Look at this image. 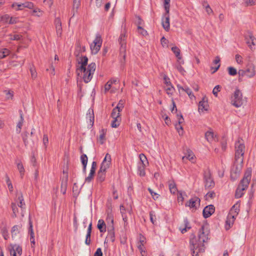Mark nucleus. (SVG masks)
I'll list each match as a JSON object with an SVG mask.
<instances>
[{"label":"nucleus","instance_id":"1a4fd4ad","mask_svg":"<svg viewBox=\"0 0 256 256\" xmlns=\"http://www.w3.org/2000/svg\"><path fill=\"white\" fill-rule=\"evenodd\" d=\"M204 179L206 188L212 189L214 186L215 184L212 178V175L210 170L204 172Z\"/></svg>","mask_w":256,"mask_h":256},{"label":"nucleus","instance_id":"b1692460","mask_svg":"<svg viewBox=\"0 0 256 256\" xmlns=\"http://www.w3.org/2000/svg\"><path fill=\"white\" fill-rule=\"evenodd\" d=\"M171 50L178 58V62H179V60H182V56L180 54V50L178 47L176 46H173Z\"/></svg>","mask_w":256,"mask_h":256},{"label":"nucleus","instance_id":"3c124183","mask_svg":"<svg viewBox=\"0 0 256 256\" xmlns=\"http://www.w3.org/2000/svg\"><path fill=\"white\" fill-rule=\"evenodd\" d=\"M113 119L114 120L111 124V126L112 128H117L120 125V121L118 120L119 118Z\"/></svg>","mask_w":256,"mask_h":256},{"label":"nucleus","instance_id":"f704fd0d","mask_svg":"<svg viewBox=\"0 0 256 256\" xmlns=\"http://www.w3.org/2000/svg\"><path fill=\"white\" fill-rule=\"evenodd\" d=\"M11 207L12 210V217L16 218V214L18 212V208L15 203H12Z\"/></svg>","mask_w":256,"mask_h":256},{"label":"nucleus","instance_id":"79ce46f5","mask_svg":"<svg viewBox=\"0 0 256 256\" xmlns=\"http://www.w3.org/2000/svg\"><path fill=\"white\" fill-rule=\"evenodd\" d=\"M138 34L142 35V36H146L148 35L147 31L143 28L141 26H138Z\"/></svg>","mask_w":256,"mask_h":256},{"label":"nucleus","instance_id":"0e129e2a","mask_svg":"<svg viewBox=\"0 0 256 256\" xmlns=\"http://www.w3.org/2000/svg\"><path fill=\"white\" fill-rule=\"evenodd\" d=\"M177 117H178V124H182V122H184V118L182 116V114L181 113H180V114H177Z\"/></svg>","mask_w":256,"mask_h":256},{"label":"nucleus","instance_id":"bf43d9fd","mask_svg":"<svg viewBox=\"0 0 256 256\" xmlns=\"http://www.w3.org/2000/svg\"><path fill=\"white\" fill-rule=\"evenodd\" d=\"M138 248L140 252L142 255V256H144V254L146 253V251L144 250V245H142V244H138Z\"/></svg>","mask_w":256,"mask_h":256},{"label":"nucleus","instance_id":"a18cd8bd","mask_svg":"<svg viewBox=\"0 0 256 256\" xmlns=\"http://www.w3.org/2000/svg\"><path fill=\"white\" fill-rule=\"evenodd\" d=\"M63 174L64 176L61 178V180H68V166L66 164V168L63 170Z\"/></svg>","mask_w":256,"mask_h":256},{"label":"nucleus","instance_id":"dca6fc26","mask_svg":"<svg viewBox=\"0 0 256 256\" xmlns=\"http://www.w3.org/2000/svg\"><path fill=\"white\" fill-rule=\"evenodd\" d=\"M56 32L58 36H60L62 32L61 20L59 18H56L54 20Z\"/></svg>","mask_w":256,"mask_h":256},{"label":"nucleus","instance_id":"37998d69","mask_svg":"<svg viewBox=\"0 0 256 256\" xmlns=\"http://www.w3.org/2000/svg\"><path fill=\"white\" fill-rule=\"evenodd\" d=\"M19 232L20 231L18 228V226L15 225L13 226L11 230L12 237H13L14 236H16V234Z\"/></svg>","mask_w":256,"mask_h":256},{"label":"nucleus","instance_id":"de8ad7c7","mask_svg":"<svg viewBox=\"0 0 256 256\" xmlns=\"http://www.w3.org/2000/svg\"><path fill=\"white\" fill-rule=\"evenodd\" d=\"M111 116L112 118H120V113L118 112L116 108H114L111 114Z\"/></svg>","mask_w":256,"mask_h":256},{"label":"nucleus","instance_id":"58836bf2","mask_svg":"<svg viewBox=\"0 0 256 256\" xmlns=\"http://www.w3.org/2000/svg\"><path fill=\"white\" fill-rule=\"evenodd\" d=\"M139 157L141 162V165L146 166V164H148V163L147 158L144 154H140Z\"/></svg>","mask_w":256,"mask_h":256},{"label":"nucleus","instance_id":"6e6d98bb","mask_svg":"<svg viewBox=\"0 0 256 256\" xmlns=\"http://www.w3.org/2000/svg\"><path fill=\"white\" fill-rule=\"evenodd\" d=\"M220 86L219 85L216 86L213 89L212 93L216 96H218V93L220 91Z\"/></svg>","mask_w":256,"mask_h":256},{"label":"nucleus","instance_id":"bb28decb","mask_svg":"<svg viewBox=\"0 0 256 256\" xmlns=\"http://www.w3.org/2000/svg\"><path fill=\"white\" fill-rule=\"evenodd\" d=\"M184 62L183 60H179V62L177 60V64H176V67L177 68V70L182 74H184V72H185V70H184V68L182 67L181 66V64H184Z\"/></svg>","mask_w":256,"mask_h":256},{"label":"nucleus","instance_id":"c756f323","mask_svg":"<svg viewBox=\"0 0 256 256\" xmlns=\"http://www.w3.org/2000/svg\"><path fill=\"white\" fill-rule=\"evenodd\" d=\"M10 51L8 48H2L0 50V59H2L9 55Z\"/></svg>","mask_w":256,"mask_h":256},{"label":"nucleus","instance_id":"e2e57ef3","mask_svg":"<svg viewBox=\"0 0 256 256\" xmlns=\"http://www.w3.org/2000/svg\"><path fill=\"white\" fill-rule=\"evenodd\" d=\"M90 236L91 234H86L85 244L87 245H90L91 242Z\"/></svg>","mask_w":256,"mask_h":256},{"label":"nucleus","instance_id":"4468645a","mask_svg":"<svg viewBox=\"0 0 256 256\" xmlns=\"http://www.w3.org/2000/svg\"><path fill=\"white\" fill-rule=\"evenodd\" d=\"M108 169L100 168L97 174V180L98 181L102 182H104L106 178V171Z\"/></svg>","mask_w":256,"mask_h":256},{"label":"nucleus","instance_id":"aec40b11","mask_svg":"<svg viewBox=\"0 0 256 256\" xmlns=\"http://www.w3.org/2000/svg\"><path fill=\"white\" fill-rule=\"evenodd\" d=\"M194 154L193 152L190 150L188 149L186 150V156L182 158V160L184 162H185V160H188L192 162H194L192 160H194Z\"/></svg>","mask_w":256,"mask_h":256},{"label":"nucleus","instance_id":"f3484780","mask_svg":"<svg viewBox=\"0 0 256 256\" xmlns=\"http://www.w3.org/2000/svg\"><path fill=\"white\" fill-rule=\"evenodd\" d=\"M86 119L88 120L90 122V125L92 126L94 125V110L92 108H89L86 113Z\"/></svg>","mask_w":256,"mask_h":256},{"label":"nucleus","instance_id":"49530a36","mask_svg":"<svg viewBox=\"0 0 256 256\" xmlns=\"http://www.w3.org/2000/svg\"><path fill=\"white\" fill-rule=\"evenodd\" d=\"M6 182L8 184V186L9 190L10 192H12L13 191V186L10 182V178L8 176L7 174L6 175Z\"/></svg>","mask_w":256,"mask_h":256},{"label":"nucleus","instance_id":"f257e3e1","mask_svg":"<svg viewBox=\"0 0 256 256\" xmlns=\"http://www.w3.org/2000/svg\"><path fill=\"white\" fill-rule=\"evenodd\" d=\"M210 230L208 227L202 225L198 232V240L194 236L190 240V248L192 252V256H198L199 252H204L205 247L204 243L208 239Z\"/></svg>","mask_w":256,"mask_h":256},{"label":"nucleus","instance_id":"9d476101","mask_svg":"<svg viewBox=\"0 0 256 256\" xmlns=\"http://www.w3.org/2000/svg\"><path fill=\"white\" fill-rule=\"evenodd\" d=\"M77 64H76V69L78 70H84V68L88 66V58L86 56H81L80 57H78V55L77 56L76 58Z\"/></svg>","mask_w":256,"mask_h":256},{"label":"nucleus","instance_id":"f8f14e48","mask_svg":"<svg viewBox=\"0 0 256 256\" xmlns=\"http://www.w3.org/2000/svg\"><path fill=\"white\" fill-rule=\"evenodd\" d=\"M164 17L162 20V26L164 30L168 32L170 28V12L168 13L166 12L164 14Z\"/></svg>","mask_w":256,"mask_h":256},{"label":"nucleus","instance_id":"9b49d317","mask_svg":"<svg viewBox=\"0 0 256 256\" xmlns=\"http://www.w3.org/2000/svg\"><path fill=\"white\" fill-rule=\"evenodd\" d=\"M200 199L197 197L194 196L190 198L186 204V206H189L190 208H194V210H196L198 207L196 204L198 205V207L200 206Z\"/></svg>","mask_w":256,"mask_h":256},{"label":"nucleus","instance_id":"e433bc0d","mask_svg":"<svg viewBox=\"0 0 256 256\" xmlns=\"http://www.w3.org/2000/svg\"><path fill=\"white\" fill-rule=\"evenodd\" d=\"M245 70L246 72L247 77L251 78L254 75V70L253 67L248 68Z\"/></svg>","mask_w":256,"mask_h":256},{"label":"nucleus","instance_id":"393cba45","mask_svg":"<svg viewBox=\"0 0 256 256\" xmlns=\"http://www.w3.org/2000/svg\"><path fill=\"white\" fill-rule=\"evenodd\" d=\"M169 186V189L170 190V192L172 194H176V192H178V189L176 186V184L174 181H172L171 182H169L168 184Z\"/></svg>","mask_w":256,"mask_h":256},{"label":"nucleus","instance_id":"4be33fe9","mask_svg":"<svg viewBox=\"0 0 256 256\" xmlns=\"http://www.w3.org/2000/svg\"><path fill=\"white\" fill-rule=\"evenodd\" d=\"M240 212L239 206L237 204L234 205L231 208L229 214L234 216V217L236 218Z\"/></svg>","mask_w":256,"mask_h":256},{"label":"nucleus","instance_id":"5701e85b","mask_svg":"<svg viewBox=\"0 0 256 256\" xmlns=\"http://www.w3.org/2000/svg\"><path fill=\"white\" fill-rule=\"evenodd\" d=\"M97 227L101 232L106 231V225L104 220H100L98 221Z\"/></svg>","mask_w":256,"mask_h":256},{"label":"nucleus","instance_id":"09e8293b","mask_svg":"<svg viewBox=\"0 0 256 256\" xmlns=\"http://www.w3.org/2000/svg\"><path fill=\"white\" fill-rule=\"evenodd\" d=\"M164 8L167 13L170 12V0H164Z\"/></svg>","mask_w":256,"mask_h":256},{"label":"nucleus","instance_id":"6e6552de","mask_svg":"<svg viewBox=\"0 0 256 256\" xmlns=\"http://www.w3.org/2000/svg\"><path fill=\"white\" fill-rule=\"evenodd\" d=\"M102 42L101 36L98 34H97L92 44L90 46L92 54H96L98 52L102 46Z\"/></svg>","mask_w":256,"mask_h":256},{"label":"nucleus","instance_id":"0eeeda50","mask_svg":"<svg viewBox=\"0 0 256 256\" xmlns=\"http://www.w3.org/2000/svg\"><path fill=\"white\" fill-rule=\"evenodd\" d=\"M242 168V163L236 162L235 160L230 172V178L232 180H236L238 177Z\"/></svg>","mask_w":256,"mask_h":256},{"label":"nucleus","instance_id":"a878e982","mask_svg":"<svg viewBox=\"0 0 256 256\" xmlns=\"http://www.w3.org/2000/svg\"><path fill=\"white\" fill-rule=\"evenodd\" d=\"M208 102L204 101V98L202 100L199 102L198 110H208Z\"/></svg>","mask_w":256,"mask_h":256},{"label":"nucleus","instance_id":"2eb2a0df","mask_svg":"<svg viewBox=\"0 0 256 256\" xmlns=\"http://www.w3.org/2000/svg\"><path fill=\"white\" fill-rule=\"evenodd\" d=\"M236 218L234 216L228 214L226 222L225 228L226 230H228L233 225Z\"/></svg>","mask_w":256,"mask_h":256},{"label":"nucleus","instance_id":"20e7f679","mask_svg":"<svg viewBox=\"0 0 256 256\" xmlns=\"http://www.w3.org/2000/svg\"><path fill=\"white\" fill-rule=\"evenodd\" d=\"M242 140H238L235 144V159L236 162L243 163L245 146Z\"/></svg>","mask_w":256,"mask_h":256},{"label":"nucleus","instance_id":"7c9ffc66","mask_svg":"<svg viewBox=\"0 0 256 256\" xmlns=\"http://www.w3.org/2000/svg\"><path fill=\"white\" fill-rule=\"evenodd\" d=\"M28 233L30 234V240L33 238L34 236V232L32 228V222L30 219V216L29 217V228H28Z\"/></svg>","mask_w":256,"mask_h":256},{"label":"nucleus","instance_id":"4c0bfd02","mask_svg":"<svg viewBox=\"0 0 256 256\" xmlns=\"http://www.w3.org/2000/svg\"><path fill=\"white\" fill-rule=\"evenodd\" d=\"M110 164L108 161L107 159L104 157V160H102L100 167L102 168L108 169L110 166Z\"/></svg>","mask_w":256,"mask_h":256},{"label":"nucleus","instance_id":"5fc2aeb1","mask_svg":"<svg viewBox=\"0 0 256 256\" xmlns=\"http://www.w3.org/2000/svg\"><path fill=\"white\" fill-rule=\"evenodd\" d=\"M146 166L141 165L138 166L139 174L140 176H144L145 175L144 168Z\"/></svg>","mask_w":256,"mask_h":256},{"label":"nucleus","instance_id":"c03bdc74","mask_svg":"<svg viewBox=\"0 0 256 256\" xmlns=\"http://www.w3.org/2000/svg\"><path fill=\"white\" fill-rule=\"evenodd\" d=\"M228 74L230 76H234L237 74L236 70L232 66H230L228 68Z\"/></svg>","mask_w":256,"mask_h":256},{"label":"nucleus","instance_id":"72a5a7b5","mask_svg":"<svg viewBox=\"0 0 256 256\" xmlns=\"http://www.w3.org/2000/svg\"><path fill=\"white\" fill-rule=\"evenodd\" d=\"M205 138L208 142H212L214 139V134L212 132H207L205 134Z\"/></svg>","mask_w":256,"mask_h":256},{"label":"nucleus","instance_id":"cd10ccee","mask_svg":"<svg viewBox=\"0 0 256 256\" xmlns=\"http://www.w3.org/2000/svg\"><path fill=\"white\" fill-rule=\"evenodd\" d=\"M28 132H24L22 133V136L24 143V144L26 147H27L28 146Z\"/></svg>","mask_w":256,"mask_h":256},{"label":"nucleus","instance_id":"ea45409f","mask_svg":"<svg viewBox=\"0 0 256 256\" xmlns=\"http://www.w3.org/2000/svg\"><path fill=\"white\" fill-rule=\"evenodd\" d=\"M183 90L188 94L190 99H192L193 98H195V96L192 94V90L188 86H185Z\"/></svg>","mask_w":256,"mask_h":256},{"label":"nucleus","instance_id":"423d86ee","mask_svg":"<svg viewBox=\"0 0 256 256\" xmlns=\"http://www.w3.org/2000/svg\"><path fill=\"white\" fill-rule=\"evenodd\" d=\"M243 103L242 92L240 90L236 89L232 96V104L234 106L238 108L242 106Z\"/></svg>","mask_w":256,"mask_h":256},{"label":"nucleus","instance_id":"338daca9","mask_svg":"<svg viewBox=\"0 0 256 256\" xmlns=\"http://www.w3.org/2000/svg\"><path fill=\"white\" fill-rule=\"evenodd\" d=\"M24 7L28 8H32L34 6V4L32 2H26L24 3Z\"/></svg>","mask_w":256,"mask_h":256},{"label":"nucleus","instance_id":"c85d7f7f","mask_svg":"<svg viewBox=\"0 0 256 256\" xmlns=\"http://www.w3.org/2000/svg\"><path fill=\"white\" fill-rule=\"evenodd\" d=\"M68 181L65 180H61V192L64 194L66 191Z\"/></svg>","mask_w":256,"mask_h":256},{"label":"nucleus","instance_id":"a19ab883","mask_svg":"<svg viewBox=\"0 0 256 256\" xmlns=\"http://www.w3.org/2000/svg\"><path fill=\"white\" fill-rule=\"evenodd\" d=\"M184 224L185 228L182 229L180 228L182 234H184V232H186L187 231V229H190L191 228L190 226H188V225L189 224V222L187 218L184 219Z\"/></svg>","mask_w":256,"mask_h":256},{"label":"nucleus","instance_id":"ddd939ff","mask_svg":"<svg viewBox=\"0 0 256 256\" xmlns=\"http://www.w3.org/2000/svg\"><path fill=\"white\" fill-rule=\"evenodd\" d=\"M214 210L215 208L213 205L210 204L206 206L203 210V216L205 218H209L214 213Z\"/></svg>","mask_w":256,"mask_h":256},{"label":"nucleus","instance_id":"39448f33","mask_svg":"<svg viewBox=\"0 0 256 256\" xmlns=\"http://www.w3.org/2000/svg\"><path fill=\"white\" fill-rule=\"evenodd\" d=\"M126 31L125 30L123 32L120 34L118 42L120 44V54L122 55V60L124 62L125 61L126 59Z\"/></svg>","mask_w":256,"mask_h":256},{"label":"nucleus","instance_id":"412c9836","mask_svg":"<svg viewBox=\"0 0 256 256\" xmlns=\"http://www.w3.org/2000/svg\"><path fill=\"white\" fill-rule=\"evenodd\" d=\"M80 160L83 166L82 170L84 173L86 172V168L88 163V156L86 154H82L80 156Z\"/></svg>","mask_w":256,"mask_h":256},{"label":"nucleus","instance_id":"6ab92c4d","mask_svg":"<svg viewBox=\"0 0 256 256\" xmlns=\"http://www.w3.org/2000/svg\"><path fill=\"white\" fill-rule=\"evenodd\" d=\"M106 220L107 222L112 224L113 225L114 224V215L112 212V208L110 207L108 208L106 210Z\"/></svg>","mask_w":256,"mask_h":256},{"label":"nucleus","instance_id":"2f4dec72","mask_svg":"<svg viewBox=\"0 0 256 256\" xmlns=\"http://www.w3.org/2000/svg\"><path fill=\"white\" fill-rule=\"evenodd\" d=\"M248 36L250 38V40H246V44L248 45L249 47L252 50V45L254 46L255 44L254 42V38L252 36V33H250Z\"/></svg>","mask_w":256,"mask_h":256},{"label":"nucleus","instance_id":"13d9d810","mask_svg":"<svg viewBox=\"0 0 256 256\" xmlns=\"http://www.w3.org/2000/svg\"><path fill=\"white\" fill-rule=\"evenodd\" d=\"M148 190L152 196L154 200H156L158 198V194H157L156 192H153V190L151 188H148Z\"/></svg>","mask_w":256,"mask_h":256},{"label":"nucleus","instance_id":"c9c22d12","mask_svg":"<svg viewBox=\"0 0 256 256\" xmlns=\"http://www.w3.org/2000/svg\"><path fill=\"white\" fill-rule=\"evenodd\" d=\"M12 248L18 254V256L22 255V248L18 245L14 244L12 246Z\"/></svg>","mask_w":256,"mask_h":256},{"label":"nucleus","instance_id":"69168bd1","mask_svg":"<svg viewBox=\"0 0 256 256\" xmlns=\"http://www.w3.org/2000/svg\"><path fill=\"white\" fill-rule=\"evenodd\" d=\"M246 6H253L256 4V0H245Z\"/></svg>","mask_w":256,"mask_h":256},{"label":"nucleus","instance_id":"052dcab7","mask_svg":"<svg viewBox=\"0 0 256 256\" xmlns=\"http://www.w3.org/2000/svg\"><path fill=\"white\" fill-rule=\"evenodd\" d=\"M2 234L4 240H6L8 238V234L6 228H3L2 230Z\"/></svg>","mask_w":256,"mask_h":256},{"label":"nucleus","instance_id":"a211bd4d","mask_svg":"<svg viewBox=\"0 0 256 256\" xmlns=\"http://www.w3.org/2000/svg\"><path fill=\"white\" fill-rule=\"evenodd\" d=\"M18 112H19L20 115V120H19L18 122V124L16 125V131L17 133H18V134L20 132L21 128H22V124H23V123L24 122L22 111L21 110H19Z\"/></svg>","mask_w":256,"mask_h":256},{"label":"nucleus","instance_id":"473e14b6","mask_svg":"<svg viewBox=\"0 0 256 256\" xmlns=\"http://www.w3.org/2000/svg\"><path fill=\"white\" fill-rule=\"evenodd\" d=\"M17 168L20 172L21 178H22L24 176L25 170L24 166L21 162L17 164Z\"/></svg>","mask_w":256,"mask_h":256},{"label":"nucleus","instance_id":"7ed1b4c3","mask_svg":"<svg viewBox=\"0 0 256 256\" xmlns=\"http://www.w3.org/2000/svg\"><path fill=\"white\" fill-rule=\"evenodd\" d=\"M250 178L251 172H246L243 178L240 180V182L236 190L235 197L236 198H240L243 196V191H244L248 187Z\"/></svg>","mask_w":256,"mask_h":256},{"label":"nucleus","instance_id":"864d4df0","mask_svg":"<svg viewBox=\"0 0 256 256\" xmlns=\"http://www.w3.org/2000/svg\"><path fill=\"white\" fill-rule=\"evenodd\" d=\"M16 196H17V199L16 202H23L24 201L23 194L21 192H16Z\"/></svg>","mask_w":256,"mask_h":256},{"label":"nucleus","instance_id":"f03ea898","mask_svg":"<svg viewBox=\"0 0 256 256\" xmlns=\"http://www.w3.org/2000/svg\"><path fill=\"white\" fill-rule=\"evenodd\" d=\"M96 64L94 62H92L88 66L87 68H84V70H76V72L78 76H80V74H83L82 78L84 82L85 83H88L91 80L96 70Z\"/></svg>","mask_w":256,"mask_h":256},{"label":"nucleus","instance_id":"680f3d73","mask_svg":"<svg viewBox=\"0 0 256 256\" xmlns=\"http://www.w3.org/2000/svg\"><path fill=\"white\" fill-rule=\"evenodd\" d=\"M80 4V0H74V8L78 9Z\"/></svg>","mask_w":256,"mask_h":256},{"label":"nucleus","instance_id":"603ef678","mask_svg":"<svg viewBox=\"0 0 256 256\" xmlns=\"http://www.w3.org/2000/svg\"><path fill=\"white\" fill-rule=\"evenodd\" d=\"M150 222H152V224H154L155 222H156V216L154 211L150 212Z\"/></svg>","mask_w":256,"mask_h":256},{"label":"nucleus","instance_id":"774afa93","mask_svg":"<svg viewBox=\"0 0 256 256\" xmlns=\"http://www.w3.org/2000/svg\"><path fill=\"white\" fill-rule=\"evenodd\" d=\"M94 256H102V252L100 248H98L94 254Z\"/></svg>","mask_w":256,"mask_h":256},{"label":"nucleus","instance_id":"8fccbe9b","mask_svg":"<svg viewBox=\"0 0 256 256\" xmlns=\"http://www.w3.org/2000/svg\"><path fill=\"white\" fill-rule=\"evenodd\" d=\"M12 7L14 8L15 7H16V10H22L24 8V3L20 4H18L17 3H14L12 4Z\"/></svg>","mask_w":256,"mask_h":256},{"label":"nucleus","instance_id":"4d7b16f0","mask_svg":"<svg viewBox=\"0 0 256 256\" xmlns=\"http://www.w3.org/2000/svg\"><path fill=\"white\" fill-rule=\"evenodd\" d=\"M4 92H6V98L7 99H10V98L12 99L13 96H14L12 91L5 90Z\"/></svg>","mask_w":256,"mask_h":256}]
</instances>
